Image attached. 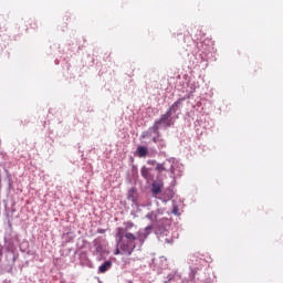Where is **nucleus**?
<instances>
[{
  "instance_id": "nucleus-1",
  "label": "nucleus",
  "mask_w": 283,
  "mask_h": 283,
  "mask_svg": "<svg viewBox=\"0 0 283 283\" xmlns=\"http://www.w3.org/2000/svg\"><path fill=\"white\" fill-rule=\"evenodd\" d=\"M147 163L148 165H155V171H157V180H153L151 192L154 196H158L165 186V184H163V176H165V171H169L170 178L176 180V171H178L180 164H178V160L174 158L167 159L163 164H158L156 160H148Z\"/></svg>"
},
{
  "instance_id": "nucleus-2",
  "label": "nucleus",
  "mask_w": 283,
  "mask_h": 283,
  "mask_svg": "<svg viewBox=\"0 0 283 283\" xmlns=\"http://www.w3.org/2000/svg\"><path fill=\"white\" fill-rule=\"evenodd\" d=\"M134 227V223H126L125 228H117V248L115 255H132L136 249V237L129 232V229Z\"/></svg>"
},
{
  "instance_id": "nucleus-3",
  "label": "nucleus",
  "mask_w": 283,
  "mask_h": 283,
  "mask_svg": "<svg viewBox=\"0 0 283 283\" xmlns=\"http://www.w3.org/2000/svg\"><path fill=\"white\" fill-rule=\"evenodd\" d=\"M182 101H185V98H179L175 102L168 112L164 114L159 120L155 122L154 125L157 129H167V127H171V124L174 123V114H176V107H178Z\"/></svg>"
},
{
  "instance_id": "nucleus-4",
  "label": "nucleus",
  "mask_w": 283,
  "mask_h": 283,
  "mask_svg": "<svg viewBox=\"0 0 283 283\" xmlns=\"http://www.w3.org/2000/svg\"><path fill=\"white\" fill-rule=\"evenodd\" d=\"M140 138H151L153 143H158L160 140V133H158V129L154 125L148 130L144 132Z\"/></svg>"
},
{
  "instance_id": "nucleus-5",
  "label": "nucleus",
  "mask_w": 283,
  "mask_h": 283,
  "mask_svg": "<svg viewBox=\"0 0 283 283\" xmlns=\"http://www.w3.org/2000/svg\"><path fill=\"white\" fill-rule=\"evenodd\" d=\"M151 230H153L151 226H148L145 229L139 230L136 237V241L138 240L140 244H143V242L147 240V237L149 235V233H151Z\"/></svg>"
},
{
  "instance_id": "nucleus-6",
  "label": "nucleus",
  "mask_w": 283,
  "mask_h": 283,
  "mask_svg": "<svg viewBox=\"0 0 283 283\" xmlns=\"http://www.w3.org/2000/svg\"><path fill=\"white\" fill-rule=\"evenodd\" d=\"M142 176L147 180L148 182L154 181V175L151 174V168L143 167L142 170Z\"/></svg>"
},
{
  "instance_id": "nucleus-7",
  "label": "nucleus",
  "mask_w": 283,
  "mask_h": 283,
  "mask_svg": "<svg viewBox=\"0 0 283 283\" xmlns=\"http://www.w3.org/2000/svg\"><path fill=\"white\" fill-rule=\"evenodd\" d=\"M128 200H130L135 207H138V192H136V189L132 188L128 190Z\"/></svg>"
},
{
  "instance_id": "nucleus-8",
  "label": "nucleus",
  "mask_w": 283,
  "mask_h": 283,
  "mask_svg": "<svg viewBox=\"0 0 283 283\" xmlns=\"http://www.w3.org/2000/svg\"><path fill=\"white\" fill-rule=\"evenodd\" d=\"M136 154L139 158H146L147 154H149V150L145 146H138Z\"/></svg>"
},
{
  "instance_id": "nucleus-9",
  "label": "nucleus",
  "mask_w": 283,
  "mask_h": 283,
  "mask_svg": "<svg viewBox=\"0 0 283 283\" xmlns=\"http://www.w3.org/2000/svg\"><path fill=\"white\" fill-rule=\"evenodd\" d=\"M112 269V261H105L102 265L98 268V273H107Z\"/></svg>"
},
{
  "instance_id": "nucleus-10",
  "label": "nucleus",
  "mask_w": 283,
  "mask_h": 283,
  "mask_svg": "<svg viewBox=\"0 0 283 283\" xmlns=\"http://www.w3.org/2000/svg\"><path fill=\"white\" fill-rule=\"evenodd\" d=\"M146 218L150 220V222H158V214H156L155 212H149Z\"/></svg>"
},
{
  "instance_id": "nucleus-11",
  "label": "nucleus",
  "mask_w": 283,
  "mask_h": 283,
  "mask_svg": "<svg viewBox=\"0 0 283 283\" xmlns=\"http://www.w3.org/2000/svg\"><path fill=\"white\" fill-rule=\"evenodd\" d=\"M165 235H167V231L164 232V233H161V234H159V237H158L159 240H160L161 242H166V244H171V240L165 238Z\"/></svg>"
},
{
  "instance_id": "nucleus-12",
  "label": "nucleus",
  "mask_w": 283,
  "mask_h": 283,
  "mask_svg": "<svg viewBox=\"0 0 283 283\" xmlns=\"http://www.w3.org/2000/svg\"><path fill=\"white\" fill-rule=\"evenodd\" d=\"M172 213L174 216H180V209L178 208V206L176 205L172 206Z\"/></svg>"
}]
</instances>
